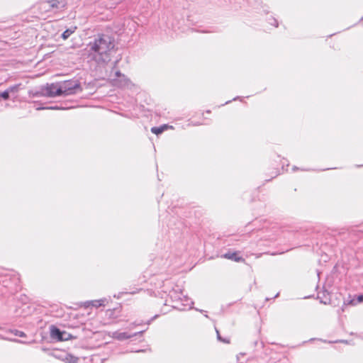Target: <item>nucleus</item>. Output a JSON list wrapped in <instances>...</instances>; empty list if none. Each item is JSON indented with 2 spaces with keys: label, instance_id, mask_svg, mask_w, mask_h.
<instances>
[{
  "label": "nucleus",
  "instance_id": "nucleus-1",
  "mask_svg": "<svg viewBox=\"0 0 363 363\" xmlns=\"http://www.w3.org/2000/svg\"><path fill=\"white\" fill-rule=\"evenodd\" d=\"M116 51L113 38L102 33L94 35V39L86 45L84 55L97 63H107Z\"/></svg>",
  "mask_w": 363,
  "mask_h": 363
},
{
  "label": "nucleus",
  "instance_id": "nucleus-2",
  "mask_svg": "<svg viewBox=\"0 0 363 363\" xmlns=\"http://www.w3.org/2000/svg\"><path fill=\"white\" fill-rule=\"evenodd\" d=\"M162 291L167 294L172 299V302L175 303L173 308H179V303H181L182 306H189L191 308V305L193 302L191 299L184 294L182 286L175 283L173 279H166L162 282L161 286Z\"/></svg>",
  "mask_w": 363,
  "mask_h": 363
},
{
  "label": "nucleus",
  "instance_id": "nucleus-3",
  "mask_svg": "<svg viewBox=\"0 0 363 363\" xmlns=\"http://www.w3.org/2000/svg\"><path fill=\"white\" fill-rule=\"evenodd\" d=\"M57 91L61 92V96H68L82 91L80 82L77 79L64 81L60 84V89Z\"/></svg>",
  "mask_w": 363,
  "mask_h": 363
},
{
  "label": "nucleus",
  "instance_id": "nucleus-4",
  "mask_svg": "<svg viewBox=\"0 0 363 363\" xmlns=\"http://www.w3.org/2000/svg\"><path fill=\"white\" fill-rule=\"evenodd\" d=\"M44 90L45 96L55 97L61 96V92L57 91L60 89V84H48L45 86H43Z\"/></svg>",
  "mask_w": 363,
  "mask_h": 363
},
{
  "label": "nucleus",
  "instance_id": "nucleus-5",
  "mask_svg": "<svg viewBox=\"0 0 363 363\" xmlns=\"http://www.w3.org/2000/svg\"><path fill=\"white\" fill-rule=\"evenodd\" d=\"M145 332V330H142V331H140V332H138V333H135L133 334H129L126 332H119V331H116V332H113V338L117 340H120V341H122V340H127V339H129V338H131L134 336H136L138 335H143V333Z\"/></svg>",
  "mask_w": 363,
  "mask_h": 363
},
{
  "label": "nucleus",
  "instance_id": "nucleus-6",
  "mask_svg": "<svg viewBox=\"0 0 363 363\" xmlns=\"http://www.w3.org/2000/svg\"><path fill=\"white\" fill-rule=\"evenodd\" d=\"M62 331L56 325H52L50 326V334L52 340L55 341H62Z\"/></svg>",
  "mask_w": 363,
  "mask_h": 363
},
{
  "label": "nucleus",
  "instance_id": "nucleus-7",
  "mask_svg": "<svg viewBox=\"0 0 363 363\" xmlns=\"http://www.w3.org/2000/svg\"><path fill=\"white\" fill-rule=\"evenodd\" d=\"M48 3L50 8L56 10L64 9L67 4V0H50Z\"/></svg>",
  "mask_w": 363,
  "mask_h": 363
},
{
  "label": "nucleus",
  "instance_id": "nucleus-8",
  "mask_svg": "<svg viewBox=\"0 0 363 363\" xmlns=\"http://www.w3.org/2000/svg\"><path fill=\"white\" fill-rule=\"evenodd\" d=\"M113 84L115 86L119 87H123L125 86H128L129 83H130V79L125 75L123 74L121 78L118 79H113Z\"/></svg>",
  "mask_w": 363,
  "mask_h": 363
},
{
  "label": "nucleus",
  "instance_id": "nucleus-9",
  "mask_svg": "<svg viewBox=\"0 0 363 363\" xmlns=\"http://www.w3.org/2000/svg\"><path fill=\"white\" fill-rule=\"evenodd\" d=\"M223 257H225L228 259L233 260L236 262H243V263L245 262V259L244 258H242V257L239 256V252H238L225 253L223 255Z\"/></svg>",
  "mask_w": 363,
  "mask_h": 363
},
{
  "label": "nucleus",
  "instance_id": "nucleus-10",
  "mask_svg": "<svg viewBox=\"0 0 363 363\" xmlns=\"http://www.w3.org/2000/svg\"><path fill=\"white\" fill-rule=\"evenodd\" d=\"M169 128H172V126H169L167 124H163L158 127H157V126L152 127L151 128V132L157 135H159Z\"/></svg>",
  "mask_w": 363,
  "mask_h": 363
},
{
  "label": "nucleus",
  "instance_id": "nucleus-11",
  "mask_svg": "<svg viewBox=\"0 0 363 363\" xmlns=\"http://www.w3.org/2000/svg\"><path fill=\"white\" fill-rule=\"evenodd\" d=\"M21 84H14L10 86L6 89L8 90L10 95L13 96V101H14L16 98V94L20 90Z\"/></svg>",
  "mask_w": 363,
  "mask_h": 363
},
{
  "label": "nucleus",
  "instance_id": "nucleus-12",
  "mask_svg": "<svg viewBox=\"0 0 363 363\" xmlns=\"http://www.w3.org/2000/svg\"><path fill=\"white\" fill-rule=\"evenodd\" d=\"M76 29V26L66 29L61 35L62 38L63 40H67L73 33H74Z\"/></svg>",
  "mask_w": 363,
  "mask_h": 363
},
{
  "label": "nucleus",
  "instance_id": "nucleus-13",
  "mask_svg": "<svg viewBox=\"0 0 363 363\" xmlns=\"http://www.w3.org/2000/svg\"><path fill=\"white\" fill-rule=\"evenodd\" d=\"M28 96L30 97H40L45 96L43 87L40 91L30 90L28 91Z\"/></svg>",
  "mask_w": 363,
  "mask_h": 363
},
{
  "label": "nucleus",
  "instance_id": "nucleus-14",
  "mask_svg": "<svg viewBox=\"0 0 363 363\" xmlns=\"http://www.w3.org/2000/svg\"><path fill=\"white\" fill-rule=\"evenodd\" d=\"M106 301V298H102V299H100V300L91 301V302H92L91 306L98 308L99 306H104V303Z\"/></svg>",
  "mask_w": 363,
  "mask_h": 363
},
{
  "label": "nucleus",
  "instance_id": "nucleus-15",
  "mask_svg": "<svg viewBox=\"0 0 363 363\" xmlns=\"http://www.w3.org/2000/svg\"><path fill=\"white\" fill-rule=\"evenodd\" d=\"M45 109H48V110H62V109H64V108H62V106H40V107H38L36 108V110H45Z\"/></svg>",
  "mask_w": 363,
  "mask_h": 363
},
{
  "label": "nucleus",
  "instance_id": "nucleus-16",
  "mask_svg": "<svg viewBox=\"0 0 363 363\" xmlns=\"http://www.w3.org/2000/svg\"><path fill=\"white\" fill-rule=\"evenodd\" d=\"M9 332L16 336H18L21 337H26V335L24 332L16 330V329L10 330Z\"/></svg>",
  "mask_w": 363,
  "mask_h": 363
},
{
  "label": "nucleus",
  "instance_id": "nucleus-17",
  "mask_svg": "<svg viewBox=\"0 0 363 363\" xmlns=\"http://www.w3.org/2000/svg\"><path fill=\"white\" fill-rule=\"evenodd\" d=\"M74 338L70 333L63 330L62 335V341H66Z\"/></svg>",
  "mask_w": 363,
  "mask_h": 363
},
{
  "label": "nucleus",
  "instance_id": "nucleus-18",
  "mask_svg": "<svg viewBox=\"0 0 363 363\" xmlns=\"http://www.w3.org/2000/svg\"><path fill=\"white\" fill-rule=\"evenodd\" d=\"M10 341H13V342H18V343H22V344H30L31 342H25V341H22V340H17V339H8Z\"/></svg>",
  "mask_w": 363,
  "mask_h": 363
},
{
  "label": "nucleus",
  "instance_id": "nucleus-19",
  "mask_svg": "<svg viewBox=\"0 0 363 363\" xmlns=\"http://www.w3.org/2000/svg\"><path fill=\"white\" fill-rule=\"evenodd\" d=\"M123 74H122L119 70H117L114 73V77L113 79H118V78H121V76L123 75Z\"/></svg>",
  "mask_w": 363,
  "mask_h": 363
},
{
  "label": "nucleus",
  "instance_id": "nucleus-20",
  "mask_svg": "<svg viewBox=\"0 0 363 363\" xmlns=\"http://www.w3.org/2000/svg\"><path fill=\"white\" fill-rule=\"evenodd\" d=\"M91 305H92L91 301H85L84 303H83V306L84 308H89V307L91 306Z\"/></svg>",
  "mask_w": 363,
  "mask_h": 363
},
{
  "label": "nucleus",
  "instance_id": "nucleus-21",
  "mask_svg": "<svg viewBox=\"0 0 363 363\" xmlns=\"http://www.w3.org/2000/svg\"><path fill=\"white\" fill-rule=\"evenodd\" d=\"M73 357L69 354H65V357L63 359L68 361L69 359H72Z\"/></svg>",
  "mask_w": 363,
  "mask_h": 363
},
{
  "label": "nucleus",
  "instance_id": "nucleus-22",
  "mask_svg": "<svg viewBox=\"0 0 363 363\" xmlns=\"http://www.w3.org/2000/svg\"><path fill=\"white\" fill-rule=\"evenodd\" d=\"M357 300L358 303L363 302V295L358 296Z\"/></svg>",
  "mask_w": 363,
  "mask_h": 363
},
{
  "label": "nucleus",
  "instance_id": "nucleus-23",
  "mask_svg": "<svg viewBox=\"0 0 363 363\" xmlns=\"http://www.w3.org/2000/svg\"><path fill=\"white\" fill-rule=\"evenodd\" d=\"M191 123L194 125H201L203 123L202 122L197 123V122H194V121H191Z\"/></svg>",
  "mask_w": 363,
  "mask_h": 363
},
{
  "label": "nucleus",
  "instance_id": "nucleus-24",
  "mask_svg": "<svg viewBox=\"0 0 363 363\" xmlns=\"http://www.w3.org/2000/svg\"><path fill=\"white\" fill-rule=\"evenodd\" d=\"M13 279H14V281H15L16 283L17 281H19V278H18V277H13Z\"/></svg>",
  "mask_w": 363,
  "mask_h": 363
},
{
  "label": "nucleus",
  "instance_id": "nucleus-25",
  "mask_svg": "<svg viewBox=\"0 0 363 363\" xmlns=\"http://www.w3.org/2000/svg\"><path fill=\"white\" fill-rule=\"evenodd\" d=\"M157 316H158V315H155L150 320L148 321V324L150 323L151 320H152L153 319H155Z\"/></svg>",
  "mask_w": 363,
  "mask_h": 363
},
{
  "label": "nucleus",
  "instance_id": "nucleus-26",
  "mask_svg": "<svg viewBox=\"0 0 363 363\" xmlns=\"http://www.w3.org/2000/svg\"><path fill=\"white\" fill-rule=\"evenodd\" d=\"M118 60H116L115 61V62H114V67H116V65H117V63H118Z\"/></svg>",
  "mask_w": 363,
  "mask_h": 363
},
{
  "label": "nucleus",
  "instance_id": "nucleus-27",
  "mask_svg": "<svg viewBox=\"0 0 363 363\" xmlns=\"http://www.w3.org/2000/svg\"><path fill=\"white\" fill-rule=\"evenodd\" d=\"M223 342H226V343H230V340H223Z\"/></svg>",
  "mask_w": 363,
  "mask_h": 363
},
{
  "label": "nucleus",
  "instance_id": "nucleus-28",
  "mask_svg": "<svg viewBox=\"0 0 363 363\" xmlns=\"http://www.w3.org/2000/svg\"><path fill=\"white\" fill-rule=\"evenodd\" d=\"M143 351H144V350H136V351H135V352H143Z\"/></svg>",
  "mask_w": 363,
  "mask_h": 363
}]
</instances>
